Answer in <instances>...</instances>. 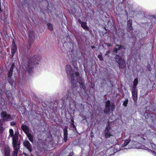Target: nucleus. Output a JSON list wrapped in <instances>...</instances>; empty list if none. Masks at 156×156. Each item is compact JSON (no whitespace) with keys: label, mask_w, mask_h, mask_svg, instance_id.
<instances>
[{"label":"nucleus","mask_w":156,"mask_h":156,"mask_svg":"<svg viewBox=\"0 0 156 156\" xmlns=\"http://www.w3.org/2000/svg\"><path fill=\"white\" fill-rule=\"evenodd\" d=\"M16 47L14 43V42H12V55H14L15 53L16 50Z\"/></svg>","instance_id":"obj_12"},{"label":"nucleus","mask_w":156,"mask_h":156,"mask_svg":"<svg viewBox=\"0 0 156 156\" xmlns=\"http://www.w3.org/2000/svg\"><path fill=\"white\" fill-rule=\"evenodd\" d=\"M115 60L118 63L120 67L124 68L125 67L126 64L124 60L119 55H117L115 58Z\"/></svg>","instance_id":"obj_5"},{"label":"nucleus","mask_w":156,"mask_h":156,"mask_svg":"<svg viewBox=\"0 0 156 156\" xmlns=\"http://www.w3.org/2000/svg\"><path fill=\"white\" fill-rule=\"evenodd\" d=\"M117 147H119V145H117Z\"/></svg>","instance_id":"obj_32"},{"label":"nucleus","mask_w":156,"mask_h":156,"mask_svg":"<svg viewBox=\"0 0 156 156\" xmlns=\"http://www.w3.org/2000/svg\"><path fill=\"white\" fill-rule=\"evenodd\" d=\"M48 29L50 30H52L53 29V27L52 25L48 23Z\"/></svg>","instance_id":"obj_21"},{"label":"nucleus","mask_w":156,"mask_h":156,"mask_svg":"<svg viewBox=\"0 0 156 156\" xmlns=\"http://www.w3.org/2000/svg\"><path fill=\"white\" fill-rule=\"evenodd\" d=\"M64 135H67V127H65L64 129Z\"/></svg>","instance_id":"obj_22"},{"label":"nucleus","mask_w":156,"mask_h":156,"mask_svg":"<svg viewBox=\"0 0 156 156\" xmlns=\"http://www.w3.org/2000/svg\"><path fill=\"white\" fill-rule=\"evenodd\" d=\"M73 155V154L72 153H71V154H70V155H69V156H72Z\"/></svg>","instance_id":"obj_30"},{"label":"nucleus","mask_w":156,"mask_h":156,"mask_svg":"<svg viewBox=\"0 0 156 156\" xmlns=\"http://www.w3.org/2000/svg\"><path fill=\"white\" fill-rule=\"evenodd\" d=\"M128 99L126 100L123 103V105H124V106L126 107L127 106V105L128 103Z\"/></svg>","instance_id":"obj_23"},{"label":"nucleus","mask_w":156,"mask_h":156,"mask_svg":"<svg viewBox=\"0 0 156 156\" xmlns=\"http://www.w3.org/2000/svg\"><path fill=\"white\" fill-rule=\"evenodd\" d=\"M4 130V129L2 126V124H0V132L2 133Z\"/></svg>","instance_id":"obj_24"},{"label":"nucleus","mask_w":156,"mask_h":156,"mask_svg":"<svg viewBox=\"0 0 156 156\" xmlns=\"http://www.w3.org/2000/svg\"><path fill=\"white\" fill-rule=\"evenodd\" d=\"M153 146H155V145H154V144H153Z\"/></svg>","instance_id":"obj_35"},{"label":"nucleus","mask_w":156,"mask_h":156,"mask_svg":"<svg viewBox=\"0 0 156 156\" xmlns=\"http://www.w3.org/2000/svg\"><path fill=\"white\" fill-rule=\"evenodd\" d=\"M115 108V106L112 103H110L109 101H108L105 103V112L108 113L113 111Z\"/></svg>","instance_id":"obj_4"},{"label":"nucleus","mask_w":156,"mask_h":156,"mask_svg":"<svg viewBox=\"0 0 156 156\" xmlns=\"http://www.w3.org/2000/svg\"><path fill=\"white\" fill-rule=\"evenodd\" d=\"M154 17L156 18V16H154Z\"/></svg>","instance_id":"obj_33"},{"label":"nucleus","mask_w":156,"mask_h":156,"mask_svg":"<svg viewBox=\"0 0 156 156\" xmlns=\"http://www.w3.org/2000/svg\"><path fill=\"white\" fill-rule=\"evenodd\" d=\"M134 143H135V144H136V142H134Z\"/></svg>","instance_id":"obj_34"},{"label":"nucleus","mask_w":156,"mask_h":156,"mask_svg":"<svg viewBox=\"0 0 156 156\" xmlns=\"http://www.w3.org/2000/svg\"><path fill=\"white\" fill-rule=\"evenodd\" d=\"M40 60V59L37 58V56H34L31 58L28 63L25 65L26 71L29 73L32 72L34 65L38 64Z\"/></svg>","instance_id":"obj_2"},{"label":"nucleus","mask_w":156,"mask_h":156,"mask_svg":"<svg viewBox=\"0 0 156 156\" xmlns=\"http://www.w3.org/2000/svg\"><path fill=\"white\" fill-rule=\"evenodd\" d=\"M122 48V46H119L118 45H116V47L115 48L114 51V52L115 53H116L118 49H121Z\"/></svg>","instance_id":"obj_18"},{"label":"nucleus","mask_w":156,"mask_h":156,"mask_svg":"<svg viewBox=\"0 0 156 156\" xmlns=\"http://www.w3.org/2000/svg\"><path fill=\"white\" fill-rule=\"evenodd\" d=\"M9 136H10L11 137H12V143L13 142V138L15 135H16L17 136V142L18 143V135L16 133H15V134L14 135H13V133H14L12 129H10L9 130Z\"/></svg>","instance_id":"obj_13"},{"label":"nucleus","mask_w":156,"mask_h":156,"mask_svg":"<svg viewBox=\"0 0 156 156\" xmlns=\"http://www.w3.org/2000/svg\"><path fill=\"white\" fill-rule=\"evenodd\" d=\"M98 57L101 60H102L103 59L102 56L101 55H99L98 56Z\"/></svg>","instance_id":"obj_25"},{"label":"nucleus","mask_w":156,"mask_h":156,"mask_svg":"<svg viewBox=\"0 0 156 156\" xmlns=\"http://www.w3.org/2000/svg\"><path fill=\"white\" fill-rule=\"evenodd\" d=\"M94 48V47H93V46H92V48Z\"/></svg>","instance_id":"obj_36"},{"label":"nucleus","mask_w":156,"mask_h":156,"mask_svg":"<svg viewBox=\"0 0 156 156\" xmlns=\"http://www.w3.org/2000/svg\"><path fill=\"white\" fill-rule=\"evenodd\" d=\"M130 141V139H128L125 141L124 144L122 145V146L124 147L127 145Z\"/></svg>","instance_id":"obj_19"},{"label":"nucleus","mask_w":156,"mask_h":156,"mask_svg":"<svg viewBox=\"0 0 156 156\" xmlns=\"http://www.w3.org/2000/svg\"><path fill=\"white\" fill-rule=\"evenodd\" d=\"M131 147L133 148H139V147H137V146H133Z\"/></svg>","instance_id":"obj_29"},{"label":"nucleus","mask_w":156,"mask_h":156,"mask_svg":"<svg viewBox=\"0 0 156 156\" xmlns=\"http://www.w3.org/2000/svg\"><path fill=\"white\" fill-rule=\"evenodd\" d=\"M67 135H64V140L66 142L67 140Z\"/></svg>","instance_id":"obj_26"},{"label":"nucleus","mask_w":156,"mask_h":156,"mask_svg":"<svg viewBox=\"0 0 156 156\" xmlns=\"http://www.w3.org/2000/svg\"><path fill=\"white\" fill-rule=\"evenodd\" d=\"M79 21L80 23L81 24V27L83 29L85 30L88 29V27L86 23L82 22L80 21V20H79Z\"/></svg>","instance_id":"obj_11"},{"label":"nucleus","mask_w":156,"mask_h":156,"mask_svg":"<svg viewBox=\"0 0 156 156\" xmlns=\"http://www.w3.org/2000/svg\"><path fill=\"white\" fill-rule=\"evenodd\" d=\"M21 128L26 134L29 133L30 129L27 126L22 125Z\"/></svg>","instance_id":"obj_10"},{"label":"nucleus","mask_w":156,"mask_h":156,"mask_svg":"<svg viewBox=\"0 0 156 156\" xmlns=\"http://www.w3.org/2000/svg\"><path fill=\"white\" fill-rule=\"evenodd\" d=\"M14 66V64H13L12 65V66L11 67L10 69H9V73L8 74V76L9 77H10L12 75L13 67Z\"/></svg>","instance_id":"obj_14"},{"label":"nucleus","mask_w":156,"mask_h":156,"mask_svg":"<svg viewBox=\"0 0 156 156\" xmlns=\"http://www.w3.org/2000/svg\"><path fill=\"white\" fill-rule=\"evenodd\" d=\"M138 83V79L136 78L135 79L133 83V85L131 89H136V87Z\"/></svg>","instance_id":"obj_15"},{"label":"nucleus","mask_w":156,"mask_h":156,"mask_svg":"<svg viewBox=\"0 0 156 156\" xmlns=\"http://www.w3.org/2000/svg\"><path fill=\"white\" fill-rule=\"evenodd\" d=\"M23 144L29 150L30 152H31V146L29 141L28 140H25L23 143Z\"/></svg>","instance_id":"obj_9"},{"label":"nucleus","mask_w":156,"mask_h":156,"mask_svg":"<svg viewBox=\"0 0 156 156\" xmlns=\"http://www.w3.org/2000/svg\"><path fill=\"white\" fill-rule=\"evenodd\" d=\"M1 117H2L3 119L5 120L10 121L11 118L9 114H7L6 112H3L1 114Z\"/></svg>","instance_id":"obj_8"},{"label":"nucleus","mask_w":156,"mask_h":156,"mask_svg":"<svg viewBox=\"0 0 156 156\" xmlns=\"http://www.w3.org/2000/svg\"><path fill=\"white\" fill-rule=\"evenodd\" d=\"M26 135L28 138L29 140L31 142H32L33 141V138L31 135L29 133L26 134Z\"/></svg>","instance_id":"obj_17"},{"label":"nucleus","mask_w":156,"mask_h":156,"mask_svg":"<svg viewBox=\"0 0 156 156\" xmlns=\"http://www.w3.org/2000/svg\"><path fill=\"white\" fill-rule=\"evenodd\" d=\"M131 93L132 94L133 99L135 102H136L137 98V89H131Z\"/></svg>","instance_id":"obj_7"},{"label":"nucleus","mask_w":156,"mask_h":156,"mask_svg":"<svg viewBox=\"0 0 156 156\" xmlns=\"http://www.w3.org/2000/svg\"><path fill=\"white\" fill-rule=\"evenodd\" d=\"M13 145L14 151L13 152L12 156H17L19 145L17 142V136L16 135L13 138Z\"/></svg>","instance_id":"obj_3"},{"label":"nucleus","mask_w":156,"mask_h":156,"mask_svg":"<svg viewBox=\"0 0 156 156\" xmlns=\"http://www.w3.org/2000/svg\"><path fill=\"white\" fill-rule=\"evenodd\" d=\"M11 125L12 126H13L15 125V123L13 122H11L10 123Z\"/></svg>","instance_id":"obj_28"},{"label":"nucleus","mask_w":156,"mask_h":156,"mask_svg":"<svg viewBox=\"0 0 156 156\" xmlns=\"http://www.w3.org/2000/svg\"><path fill=\"white\" fill-rule=\"evenodd\" d=\"M65 69L68 76L71 79L72 83H74V80L78 81L80 84H82L83 82L79 73L76 71L75 69H72L70 66H66Z\"/></svg>","instance_id":"obj_1"},{"label":"nucleus","mask_w":156,"mask_h":156,"mask_svg":"<svg viewBox=\"0 0 156 156\" xmlns=\"http://www.w3.org/2000/svg\"><path fill=\"white\" fill-rule=\"evenodd\" d=\"M103 45V46H105L106 45H107L108 46H111V45L110 44L105 43Z\"/></svg>","instance_id":"obj_27"},{"label":"nucleus","mask_w":156,"mask_h":156,"mask_svg":"<svg viewBox=\"0 0 156 156\" xmlns=\"http://www.w3.org/2000/svg\"><path fill=\"white\" fill-rule=\"evenodd\" d=\"M132 24V21L131 20H129L127 22V26L129 29L130 30H132L133 28L131 26Z\"/></svg>","instance_id":"obj_16"},{"label":"nucleus","mask_w":156,"mask_h":156,"mask_svg":"<svg viewBox=\"0 0 156 156\" xmlns=\"http://www.w3.org/2000/svg\"><path fill=\"white\" fill-rule=\"evenodd\" d=\"M155 152H154V153H153V154L154 155H155Z\"/></svg>","instance_id":"obj_31"},{"label":"nucleus","mask_w":156,"mask_h":156,"mask_svg":"<svg viewBox=\"0 0 156 156\" xmlns=\"http://www.w3.org/2000/svg\"><path fill=\"white\" fill-rule=\"evenodd\" d=\"M10 150L9 149L5 150V156H10Z\"/></svg>","instance_id":"obj_20"},{"label":"nucleus","mask_w":156,"mask_h":156,"mask_svg":"<svg viewBox=\"0 0 156 156\" xmlns=\"http://www.w3.org/2000/svg\"><path fill=\"white\" fill-rule=\"evenodd\" d=\"M105 134L106 137H109L114 136L115 133L114 131L111 129L109 126H108L105 129Z\"/></svg>","instance_id":"obj_6"}]
</instances>
